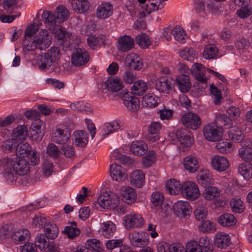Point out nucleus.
<instances>
[{"mask_svg": "<svg viewBox=\"0 0 252 252\" xmlns=\"http://www.w3.org/2000/svg\"><path fill=\"white\" fill-rule=\"evenodd\" d=\"M0 166L3 169L5 179L11 183L15 182L18 176H24L30 170L28 161L22 157L2 158L0 159Z\"/></svg>", "mask_w": 252, "mask_h": 252, "instance_id": "f257e3e1", "label": "nucleus"}, {"mask_svg": "<svg viewBox=\"0 0 252 252\" xmlns=\"http://www.w3.org/2000/svg\"><path fill=\"white\" fill-rule=\"evenodd\" d=\"M37 28L35 25H32L26 29L23 40L24 50L27 51H33L36 49L40 51L48 48L51 43V37L48 32L45 30L40 32V35L35 36L33 40L30 43L27 44V38L31 37L35 34Z\"/></svg>", "mask_w": 252, "mask_h": 252, "instance_id": "f03ea898", "label": "nucleus"}, {"mask_svg": "<svg viewBox=\"0 0 252 252\" xmlns=\"http://www.w3.org/2000/svg\"><path fill=\"white\" fill-rule=\"evenodd\" d=\"M177 141L180 142L181 148L184 151L190 147L193 142V138L191 137V133L185 128L179 129L173 134Z\"/></svg>", "mask_w": 252, "mask_h": 252, "instance_id": "7ed1b4c3", "label": "nucleus"}, {"mask_svg": "<svg viewBox=\"0 0 252 252\" xmlns=\"http://www.w3.org/2000/svg\"><path fill=\"white\" fill-rule=\"evenodd\" d=\"M181 121L184 126L193 130L197 129L201 125L200 116L197 114L192 112L184 114L181 118Z\"/></svg>", "mask_w": 252, "mask_h": 252, "instance_id": "20e7f679", "label": "nucleus"}, {"mask_svg": "<svg viewBox=\"0 0 252 252\" xmlns=\"http://www.w3.org/2000/svg\"><path fill=\"white\" fill-rule=\"evenodd\" d=\"M203 132L204 137L209 141H218L222 136L221 129L215 124H208L205 126Z\"/></svg>", "mask_w": 252, "mask_h": 252, "instance_id": "39448f33", "label": "nucleus"}, {"mask_svg": "<svg viewBox=\"0 0 252 252\" xmlns=\"http://www.w3.org/2000/svg\"><path fill=\"white\" fill-rule=\"evenodd\" d=\"M181 193L187 199L191 200L196 199L200 194L197 185L191 181H187L182 184Z\"/></svg>", "mask_w": 252, "mask_h": 252, "instance_id": "423d86ee", "label": "nucleus"}, {"mask_svg": "<svg viewBox=\"0 0 252 252\" xmlns=\"http://www.w3.org/2000/svg\"><path fill=\"white\" fill-rule=\"evenodd\" d=\"M70 132L69 129L64 126H61L57 127L52 133V140L58 144H65L70 139Z\"/></svg>", "mask_w": 252, "mask_h": 252, "instance_id": "0eeeda50", "label": "nucleus"}, {"mask_svg": "<svg viewBox=\"0 0 252 252\" xmlns=\"http://www.w3.org/2000/svg\"><path fill=\"white\" fill-rule=\"evenodd\" d=\"M118 95L122 97L124 104L128 111L134 112L139 109V100L136 96L131 95L129 92L123 91V92L119 93Z\"/></svg>", "mask_w": 252, "mask_h": 252, "instance_id": "6e6552de", "label": "nucleus"}, {"mask_svg": "<svg viewBox=\"0 0 252 252\" xmlns=\"http://www.w3.org/2000/svg\"><path fill=\"white\" fill-rule=\"evenodd\" d=\"M90 55L84 48L75 49L71 55V63L76 66L85 65L89 62Z\"/></svg>", "mask_w": 252, "mask_h": 252, "instance_id": "1a4fd4ad", "label": "nucleus"}, {"mask_svg": "<svg viewBox=\"0 0 252 252\" xmlns=\"http://www.w3.org/2000/svg\"><path fill=\"white\" fill-rule=\"evenodd\" d=\"M97 201L99 205L102 208L113 209L116 207L119 200L117 195H110L107 192H105L98 197Z\"/></svg>", "mask_w": 252, "mask_h": 252, "instance_id": "9d476101", "label": "nucleus"}, {"mask_svg": "<svg viewBox=\"0 0 252 252\" xmlns=\"http://www.w3.org/2000/svg\"><path fill=\"white\" fill-rule=\"evenodd\" d=\"M124 224L126 229L140 227L143 224V219L138 214H131L125 216L123 220Z\"/></svg>", "mask_w": 252, "mask_h": 252, "instance_id": "9b49d317", "label": "nucleus"}, {"mask_svg": "<svg viewBox=\"0 0 252 252\" xmlns=\"http://www.w3.org/2000/svg\"><path fill=\"white\" fill-rule=\"evenodd\" d=\"M131 245L135 247H143L148 244V234L144 232H133L129 235Z\"/></svg>", "mask_w": 252, "mask_h": 252, "instance_id": "f8f14e48", "label": "nucleus"}, {"mask_svg": "<svg viewBox=\"0 0 252 252\" xmlns=\"http://www.w3.org/2000/svg\"><path fill=\"white\" fill-rule=\"evenodd\" d=\"M174 211L176 215L181 219L189 216L191 212L189 203L186 201H179L175 203L174 205Z\"/></svg>", "mask_w": 252, "mask_h": 252, "instance_id": "ddd939ff", "label": "nucleus"}, {"mask_svg": "<svg viewBox=\"0 0 252 252\" xmlns=\"http://www.w3.org/2000/svg\"><path fill=\"white\" fill-rule=\"evenodd\" d=\"M35 242L38 244V248L41 252H59L58 247L49 244L44 234L37 235Z\"/></svg>", "mask_w": 252, "mask_h": 252, "instance_id": "4468645a", "label": "nucleus"}, {"mask_svg": "<svg viewBox=\"0 0 252 252\" xmlns=\"http://www.w3.org/2000/svg\"><path fill=\"white\" fill-rule=\"evenodd\" d=\"M126 64L130 69L140 70L143 66L142 59L136 54L132 53L127 55L125 59Z\"/></svg>", "mask_w": 252, "mask_h": 252, "instance_id": "2eb2a0df", "label": "nucleus"}, {"mask_svg": "<svg viewBox=\"0 0 252 252\" xmlns=\"http://www.w3.org/2000/svg\"><path fill=\"white\" fill-rule=\"evenodd\" d=\"M106 89L112 93H119L124 87L123 81L116 76L109 77L105 82Z\"/></svg>", "mask_w": 252, "mask_h": 252, "instance_id": "dca6fc26", "label": "nucleus"}, {"mask_svg": "<svg viewBox=\"0 0 252 252\" xmlns=\"http://www.w3.org/2000/svg\"><path fill=\"white\" fill-rule=\"evenodd\" d=\"M113 6L109 2H103L96 9V16L98 18L105 19L110 17L113 14Z\"/></svg>", "mask_w": 252, "mask_h": 252, "instance_id": "f3484780", "label": "nucleus"}, {"mask_svg": "<svg viewBox=\"0 0 252 252\" xmlns=\"http://www.w3.org/2000/svg\"><path fill=\"white\" fill-rule=\"evenodd\" d=\"M211 165L214 169L219 172H222L228 168L229 163L225 158L215 156L211 159Z\"/></svg>", "mask_w": 252, "mask_h": 252, "instance_id": "a211bd4d", "label": "nucleus"}, {"mask_svg": "<svg viewBox=\"0 0 252 252\" xmlns=\"http://www.w3.org/2000/svg\"><path fill=\"white\" fill-rule=\"evenodd\" d=\"M31 234L27 229H21L14 232L11 235L12 241L17 244L30 240Z\"/></svg>", "mask_w": 252, "mask_h": 252, "instance_id": "6ab92c4d", "label": "nucleus"}, {"mask_svg": "<svg viewBox=\"0 0 252 252\" xmlns=\"http://www.w3.org/2000/svg\"><path fill=\"white\" fill-rule=\"evenodd\" d=\"M205 71V67L201 63H196L193 64L192 66V74L197 81L202 83H206L207 82Z\"/></svg>", "mask_w": 252, "mask_h": 252, "instance_id": "aec40b11", "label": "nucleus"}, {"mask_svg": "<svg viewBox=\"0 0 252 252\" xmlns=\"http://www.w3.org/2000/svg\"><path fill=\"white\" fill-rule=\"evenodd\" d=\"M129 149L133 155L141 156L145 154L148 150V147L143 141H135L132 142Z\"/></svg>", "mask_w": 252, "mask_h": 252, "instance_id": "412c9836", "label": "nucleus"}, {"mask_svg": "<svg viewBox=\"0 0 252 252\" xmlns=\"http://www.w3.org/2000/svg\"><path fill=\"white\" fill-rule=\"evenodd\" d=\"M118 48L122 52H127L132 49L134 46L133 39L129 35H124L118 39Z\"/></svg>", "mask_w": 252, "mask_h": 252, "instance_id": "4be33fe9", "label": "nucleus"}, {"mask_svg": "<svg viewBox=\"0 0 252 252\" xmlns=\"http://www.w3.org/2000/svg\"><path fill=\"white\" fill-rule=\"evenodd\" d=\"M156 88L159 92L169 94L172 90V82L166 77H161L157 80Z\"/></svg>", "mask_w": 252, "mask_h": 252, "instance_id": "5701e85b", "label": "nucleus"}, {"mask_svg": "<svg viewBox=\"0 0 252 252\" xmlns=\"http://www.w3.org/2000/svg\"><path fill=\"white\" fill-rule=\"evenodd\" d=\"M175 82L181 92L185 93L188 92L191 88V83L189 78L185 74H180L176 79Z\"/></svg>", "mask_w": 252, "mask_h": 252, "instance_id": "b1692460", "label": "nucleus"}, {"mask_svg": "<svg viewBox=\"0 0 252 252\" xmlns=\"http://www.w3.org/2000/svg\"><path fill=\"white\" fill-rule=\"evenodd\" d=\"M71 6L75 12L84 13L89 10L90 3L88 0H72Z\"/></svg>", "mask_w": 252, "mask_h": 252, "instance_id": "393cba45", "label": "nucleus"}, {"mask_svg": "<svg viewBox=\"0 0 252 252\" xmlns=\"http://www.w3.org/2000/svg\"><path fill=\"white\" fill-rule=\"evenodd\" d=\"M121 194L124 201L126 204L131 205L135 202L136 194L133 188L129 187H124L121 190Z\"/></svg>", "mask_w": 252, "mask_h": 252, "instance_id": "a878e982", "label": "nucleus"}, {"mask_svg": "<svg viewBox=\"0 0 252 252\" xmlns=\"http://www.w3.org/2000/svg\"><path fill=\"white\" fill-rule=\"evenodd\" d=\"M75 144L78 147H84L88 142V134L86 131L79 130L73 133Z\"/></svg>", "mask_w": 252, "mask_h": 252, "instance_id": "bb28decb", "label": "nucleus"}, {"mask_svg": "<svg viewBox=\"0 0 252 252\" xmlns=\"http://www.w3.org/2000/svg\"><path fill=\"white\" fill-rule=\"evenodd\" d=\"M229 138L234 142L240 143L244 138L241 128L238 126H231L228 131Z\"/></svg>", "mask_w": 252, "mask_h": 252, "instance_id": "cd10ccee", "label": "nucleus"}, {"mask_svg": "<svg viewBox=\"0 0 252 252\" xmlns=\"http://www.w3.org/2000/svg\"><path fill=\"white\" fill-rule=\"evenodd\" d=\"M231 244L229 236L222 233H217L215 239V245L219 248L225 249Z\"/></svg>", "mask_w": 252, "mask_h": 252, "instance_id": "c85d7f7f", "label": "nucleus"}, {"mask_svg": "<svg viewBox=\"0 0 252 252\" xmlns=\"http://www.w3.org/2000/svg\"><path fill=\"white\" fill-rule=\"evenodd\" d=\"M130 181L135 187L140 188L145 183V175L141 170H135L131 173Z\"/></svg>", "mask_w": 252, "mask_h": 252, "instance_id": "c756f323", "label": "nucleus"}, {"mask_svg": "<svg viewBox=\"0 0 252 252\" xmlns=\"http://www.w3.org/2000/svg\"><path fill=\"white\" fill-rule=\"evenodd\" d=\"M159 100V97L155 94L148 93L143 97L142 104L145 107L153 108L158 105Z\"/></svg>", "mask_w": 252, "mask_h": 252, "instance_id": "7c9ffc66", "label": "nucleus"}, {"mask_svg": "<svg viewBox=\"0 0 252 252\" xmlns=\"http://www.w3.org/2000/svg\"><path fill=\"white\" fill-rule=\"evenodd\" d=\"M115 231L116 226L114 223L111 221H108L102 223L99 232L105 237L109 238L114 234Z\"/></svg>", "mask_w": 252, "mask_h": 252, "instance_id": "2f4dec72", "label": "nucleus"}, {"mask_svg": "<svg viewBox=\"0 0 252 252\" xmlns=\"http://www.w3.org/2000/svg\"><path fill=\"white\" fill-rule=\"evenodd\" d=\"M166 187L171 194L177 195L182 192V185L174 179L168 180L166 184Z\"/></svg>", "mask_w": 252, "mask_h": 252, "instance_id": "473e14b6", "label": "nucleus"}, {"mask_svg": "<svg viewBox=\"0 0 252 252\" xmlns=\"http://www.w3.org/2000/svg\"><path fill=\"white\" fill-rule=\"evenodd\" d=\"M184 165L185 168L191 173L196 171L199 167L197 160L191 156H187L185 158Z\"/></svg>", "mask_w": 252, "mask_h": 252, "instance_id": "72a5a7b5", "label": "nucleus"}, {"mask_svg": "<svg viewBox=\"0 0 252 252\" xmlns=\"http://www.w3.org/2000/svg\"><path fill=\"white\" fill-rule=\"evenodd\" d=\"M148 89V85L146 82L142 80L136 81L131 87V93L134 95H141L144 94Z\"/></svg>", "mask_w": 252, "mask_h": 252, "instance_id": "f704fd0d", "label": "nucleus"}, {"mask_svg": "<svg viewBox=\"0 0 252 252\" xmlns=\"http://www.w3.org/2000/svg\"><path fill=\"white\" fill-rule=\"evenodd\" d=\"M218 221L223 226H231L236 223V219L233 215L224 213L219 217Z\"/></svg>", "mask_w": 252, "mask_h": 252, "instance_id": "c9c22d12", "label": "nucleus"}, {"mask_svg": "<svg viewBox=\"0 0 252 252\" xmlns=\"http://www.w3.org/2000/svg\"><path fill=\"white\" fill-rule=\"evenodd\" d=\"M41 16L48 28L49 27H53L55 25H58V22L56 21V15L55 12L46 10L43 12Z\"/></svg>", "mask_w": 252, "mask_h": 252, "instance_id": "e433bc0d", "label": "nucleus"}, {"mask_svg": "<svg viewBox=\"0 0 252 252\" xmlns=\"http://www.w3.org/2000/svg\"><path fill=\"white\" fill-rule=\"evenodd\" d=\"M161 128V126L158 122H153L151 123L149 127V139L150 141H156L159 139L158 133Z\"/></svg>", "mask_w": 252, "mask_h": 252, "instance_id": "4c0bfd02", "label": "nucleus"}, {"mask_svg": "<svg viewBox=\"0 0 252 252\" xmlns=\"http://www.w3.org/2000/svg\"><path fill=\"white\" fill-rule=\"evenodd\" d=\"M198 181L202 186L206 187L213 184L211 174L208 170H203L198 175Z\"/></svg>", "mask_w": 252, "mask_h": 252, "instance_id": "58836bf2", "label": "nucleus"}, {"mask_svg": "<svg viewBox=\"0 0 252 252\" xmlns=\"http://www.w3.org/2000/svg\"><path fill=\"white\" fill-rule=\"evenodd\" d=\"M110 172L113 179L117 181L122 180L124 176V169L117 164L111 165Z\"/></svg>", "mask_w": 252, "mask_h": 252, "instance_id": "ea45409f", "label": "nucleus"}, {"mask_svg": "<svg viewBox=\"0 0 252 252\" xmlns=\"http://www.w3.org/2000/svg\"><path fill=\"white\" fill-rule=\"evenodd\" d=\"M28 131V128L25 125H19L13 130L12 136L17 140H25Z\"/></svg>", "mask_w": 252, "mask_h": 252, "instance_id": "a19ab883", "label": "nucleus"}, {"mask_svg": "<svg viewBox=\"0 0 252 252\" xmlns=\"http://www.w3.org/2000/svg\"><path fill=\"white\" fill-rule=\"evenodd\" d=\"M220 195V189L215 187H208L204 190L202 193L203 197L207 200H214Z\"/></svg>", "mask_w": 252, "mask_h": 252, "instance_id": "79ce46f5", "label": "nucleus"}, {"mask_svg": "<svg viewBox=\"0 0 252 252\" xmlns=\"http://www.w3.org/2000/svg\"><path fill=\"white\" fill-rule=\"evenodd\" d=\"M55 13L56 15V21L58 22V24L66 20L69 16L68 10L63 5L58 6L56 8Z\"/></svg>", "mask_w": 252, "mask_h": 252, "instance_id": "37998d69", "label": "nucleus"}, {"mask_svg": "<svg viewBox=\"0 0 252 252\" xmlns=\"http://www.w3.org/2000/svg\"><path fill=\"white\" fill-rule=\"evenodd\" d=\"M218 53V50L216 46L213 44H209L204 48L202 56L204 58L210 60L215 58Z\"/></svg>", "mask_w": 252, "mask_h": 252, "instance_id": "c03bdc74", "label": "nucleus"}, {"mask_svg": "<svg viewBox=\"0 0 252 252\" xmlns=\"http://www.w3.org/2000/svg\"><path fill=\"white\" fill-rule=\"evenodd\" d=\"M45 232V238L54 239L59 234V229L55 224L47 223L44 226Z\"/></svg>", "mask_w": 252, "mask_h": 252, "instance_id": "a18cd8bd", "label": "nucleus"}, {"mask_svg": "<svg viewBox=\"0 0 252 252\" xmlns=\"http://www.w3.org/2000/svg\"><path fill=\"white\" fill-rule=\"evenodd\" d=\"M63 232L67 235L68 238L73 239L80 234V231L76 227V222L73 221L70 223V225L65 227Z\"/></svg>", "mask_w": 252, "mask_h": 252, "instance_id": "49530a36", "label": "nucleus"}, {"mask_svg": "<svg viewBox=\"0 0 252 252\" xmlns=\"http://www.w3.org/2000/svg\"><path fill=\"white\" fill-rule=\"evenodd\" d=\"M120 124V123L116 121L105 124L103 126L102 134L104 135H108L111 133L118 130L121 127Z\"/></svg>", "mask_w": 252, "mask_h": 252, "instance_id": "de8ad7c7", "label": "nucleus"}, {"mask_svg": "<svg viewBox=\"0 0 252 252\" xmlns=\"http://www.w3.org/2000/svg\"><path fill=\"white\" fill-rule=\"evenodd\" d=\"M38 65L39 68L42 70L49 69L53 63H54L49 57H46V54L44 55L38 56Z\"/></svg>", "mask_w": 252, "mask_h": 252, "instance_id": "09e8293b", "label": "nucleus"}, {"mask_svg": "<svg viewBox=\"0 0 252 252\" xmlns=\"http://www.w3.org/2000/svg\"><path fill=\"white\" fill-rule=\"evenodd\" d=\"M32 150V148L29 144L25 142H21L18 143L16 149V154L18 156L22 157L27 156L28 153Z\"/></svg>", "mask_w": 252, "mask_h": 252, "instance_id": "8fccbe9b", "label": "nucleus"}, {"mask_svg": "<svg viewBox=\"0 0 252 252\" xmlns=\"http://www.w3.org/2000/svg\"><path fill=\"white\" fill-rule=\"evenodd\" d=\"M18 145V142L15 138L9 139L3 142L1 145L2 150L5 152H15Z\"/></svg>", "mask_w": 252, "mask_h": 252, "instance_id": "3c124183", "label": "nucleus"}, {"mask_svg": "<svg viewBox=\"0 0 252 252\" xmlns=\"http://www.w3.org/2000/svg\"><path fill=\"white\" fill-rule=\"evenodd\" d=\"M156 156L155 152L153 151H149L148 153L142 158V165L147 168L150 167L156 161Z\"/></svg>", "mask_w": 252, "mask_h": 252, "instance_id": "603ef678", "label": "nucleus"}, {"mask_svg": "<svg viewBox=\"0 0 252 252\" xmlns=\"http://www.w3.org/2000/svg\"><path fill=\"white\" fill-rule=\"evenodd\" d=\"M198 229L203 233H212L216 231L215 224L208 220H204L199 225Z\"/></svg>", "mask_w": 252, "mask_h": 252, "instance_id": "864d4df0", "label": "nucleus"}, {"mask_svg": "<svg viewBox=\"0 0 252 252\" xmlns=\"http://www.w3.org/2000/svg\"><path fill=\"white\" fill-rule=\"evenodd\" d=\"M239 155L244 160H252V148L249 146L242 147L239 150Z\"/></svg>", "mask_w": 252, "mask_h": 252, "instance_id": "5fc2aeb1", "label": "nucleus"}, {"mask_svg": "<svg viewBox=\"0 0 252 252\" xmlns=\"http://www.w3.org/2000/svg\"><path fill=\"white\" fill-rule=\"evenodd\" d=\"M86 247L88 250L92 252H101L102 251V244L97 240L91 239L87 241Z\"/></svg>", "mask_w": 252, "mask_h": 252, "instance_id": "6e6d98bb", "label": "nucleus"}, {"mask_svg": "<svg viewBox=\"0 0 252 252\" xmlns=\"http://www.w3.org/2000/svg\"><path fill=\"white\" fill-rule=\"evenodd\" d=\"M70 108L75 110L80 111L88 112L91 111V107L89 104L84 101H76L71 103Z\"/></svg>", "mask_w": 252, "mask_h": 252, "instance_id": "4d7b16f0", "label": "nucleus"}, {"mask_svg": "<svg viewBox=\"0 0 252 252\" xmlns=\"http://www.w3.org/2000/svg\"><path fill=\"white\" fill-rule=\"evenodd\" d=\"M46 57H49L55 63L61 58V50L59 47L53 46L51 47L45 53Z\"/></svg>", "mask_w": 252, "mask_h": 252, "instance_id": "13d9d810", "label": "nucleus"}, {"mask_svg": "<svg viewBox=\"0 0 252 252\" xmlns=\"http://www.w3.org/2000/svg\"><path fill=\"white\" fill-rule=\"evenodd\" d=\"M230 205L235 213H241L244 210L243 202L240 199L233 198L230 202Z\"/></svg>", "mask_w": 252, "mask_h": 252, "instance_id": "bf43d9fd", "label": "nucleus"}, {"mask_svg": "<svg viewBox=\"0 0 252 252\" xmlns=\"http://www.w3.org/2000/svg\"><path fill=\"white\" fill-rule=\"evenodd\" d=\"M252 165L250 163L241 164L238 167V171L245 179H248L252 176Z\"/></svg>", "mask_w": 252, "mask_h": 252, "instance_id": "052dcab7", "label": "nucleus"}, {"mask_svg": "<svg viewBox=\"0 0 252 252\" xmlns=\"http://www.w3.org/2000/svg\"><path fill=\"white\" fill-rule=\"evenodd\" d=\"M135 42L142 48H147L151 43L149 38L146 33L137 35L135 38Z\"/></svg>", "mask_w": 252, "mask_h": 252, "instance_id": "680f3d73", "label": "nucleus"}, {"mask_svg": "<svg viewBox=\"0 0 252 252\" xmlns=\"http://www.w3.org/2000/svg\"><path fill=\"white\" fill-rule=\"evenodd\" d=\"M149 4H147L146 5V8L145 9L147 14H150L153 11L161 9L165 5V3L163 2V0H159V3L158 5L153 2H150V1H149Z\"/></svg>", "mask_w": 252, "mask_h": 252, "instance_id": "e2e57ef3", "label": "nucleus"}, {"mask_svg": "<svg viewBox=\"0 0 252 252\" xmlns=\"http://www.w3.org/2000/svg\"><path fill=\"white\" fill-rule=\"evenodd\" d=\"M43 173L46 176H50L54 171L53 162L48 159H45L42 163Z\"/></svg>", "mask_w": 252, "mask_h": 252, "instance_id": "0e129e2a", "label": "nucleus"}, {"mask_svg": "<svg viewBox=\"0 0 252 252\" xmlns=\"http://www.w3.org/2000/svg\"><path fill=\"white\" fill-rule=\"evenodd\" d=\"M180 56L183 59L191 62L196 54L193 49L188 48L181 51Z\"/></svg>", "mask_w": 252, "mask_h": 252, "instance_id": "69168bd1", "label": "nucleus"}, {"mask_svg": "<svg viewBox=\"0 0 252 252\" xmlns=\"http://www.w3.org/2000/svg\"><path fill=\"white\" fill-rule=\"evenodd\" d=\"M27 156L28 157L29 161L32 165L34 166L39 163V154L35 149L31 150Z\"/></svg>", "mask_w": 252, "mask_h": 252, "instance_id": "338daca9", "label": "nucleus"}, {"mask_svg": "<svg viewBox=\"0 0 252 252\" xmlns=\"http://www.w3.org/2000/svg\"><path fill=\"white\" fill-rule=\"evenodd\" d=\"M46 153L50 157L58 158L60 155V151L58 147L53 143H49L46 148Z\"/></svg>", "mask_w": 252, "mask_h": 252, "instance_id": "774afa93", "label": "nucleus"}]
</instances>
